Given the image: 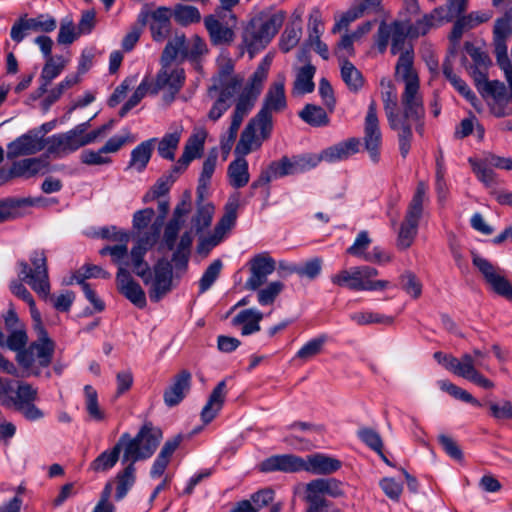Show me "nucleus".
Masks as SVG:
<instances>
[{"label": "nucleus", "instance_id": "60", "mask_svg": "<svg viewBox=\"0 0 512 512\" xmlns=\"http://www.w3.org/2000/svg\"><path fill=\"white\" fill-rule=\"evenodd\" d=\"M284 283L281 281H272L264 288H258L257 301L261 306L272 305L277 297L284 290Z\"/></svg>", "mask_w": 512, "mask_h": 512}, {"label": "nucleus", "instance_id": "23", "mask_svg": "<svg viewBox=\"0 0 512 512\" xmlns=\"http://www.w3.org/2000/svg\"><path fill=\"white\" fill-rule=\"evenodd\" d=\"M272 129L273 126H270L267 131L264 130L262 122L258 120V116H255L242 131L235 147V154L244 157L259 149L262 142L270 137Z\"/></svg>", "mask_w": 512, "mask_h": 512}, {"label": "nucleus", "instance_id": "25", "mask_svg": "<svg viewBox=\"0 0 512 512\" xmlns=\"http://www.w3.org/2000/svg\"><path fill=\"white\" fill-rule=\"evenodd\" d=\"M364 144L371 159L374 162L379 160V149L382 144V133L377 115V104L372 100L368 106L364 121Z\"/></svg>", "mask_w": 512, "mask_h": 512}, {"label": "nucleus", "instance_id": "57", "mask_svg": "<svg viewBox=\"0 0 512 512\" xmlns=\"http://www.w3.org/2000/svg\"><path fill=\"white\" fill-rule=\"evenodd\" d=\"M465 361L467 362L465 365V369L461 373L460 377H463L477 386L484 389H492L494 388V383L483 376L476 368L473 357H466Z\"/></svg>", "mask_w": 512, "mask_h": 512}, {"label": "nucleus", "instance_id": "34", "mask_svg": "<svg viewBox=\"0 0 512 512\" xmlns=\"http://www.w3.org/2000/svg\"><path fill=\"white\" fill-rule=\"evenodd\" d=\"M226 394V382L220 381L212 390L207 403L202 408L201 420L205 424L210 423L220 412L225 402Z\"/></svg>", "mask_w": 512, "mask_h": 512}, {"label": "nucleus", "instance_id": "59", "mask_svg": "<svg viewBox=\"0 0 512 512\" xmlns=\"http://www.w3.org/2000/svg\"><path fill=\"white\" fill-rule=\"evenodd\" d=\"M322 259L319 257L312 258L303 265L289 266V273H295L300 277H306L310 280L317 278L322 271Z\"/></svg>", "mask_w": 512, "mask_h": 512}, {"label": "nucleus", "instance_id": "17", "mask_svg": "<svg viewBox=\"0 0 512 512\" xmlns=\"http://www.w3.org/2000/svg\"><path fill=\"white\" fill-rule=\"evenodd\" d=\"M88 127L89 121L81 123L67 132L50 136L46 140L47 151L56 157H63L87 145L84 133Z\"/></svg>", "mask_w": 512, "mask_h": 512}, {"label": "nucleus", "instance_id": "29", "mask_svg": "<svg viewBox=\"0 0 512 512\" xmlns=\"http://www.w3.org/2000/svg\"><path fill=\"white\" fill-rule=\"evenodd\" d=\"M206 138L207 131L204 128H194L192 134L185 143L182 156L174 165V171H185L191 161L202 156Z\"/></svg>", "mask_w": 512, "mask_h": 512}, {"label": "nucleus", "instance_id": "11", "mask_svg": "<svg viewBox=\"0 0 512 512\" xmlns=\"http://www.w3.org/2000/svg\"><path fill=\"white\" fill-rule=\"evenodd\" d=\"M378 275L377 269L370 266H357L344 269L331 276L333 284L353 291L383 290L389 282L386 280H372Z\"/></svg>", "mask_w": 512, "mask_h": 512}, {"label": "nucleus", "instance_id": "19", "mask_svg": "<svg viewBox=\"0 0 512 512\" xmlns=\"http://www.w3.org/2000/svg\"><path fill=\"white\" fill-rule=\"evenodd\" d=\"M465 8L452 1H447L446 6L435 8L431 13L423 16L411 28L410 33L415 36L425 35L431 28L438 27L443 23L450 22L457 18Z\"/></svg>", "mask_w": 512, "mask_h": 512}, {"label": "nucleus", "instance_id": "24", "mask_svg": "<svg viewBox=\"0 0 512 512\" xmlns=\"http://www.w3.org/2000/svg\"><path fill=\"white\" fill-rule=\"evenodd\" d=\"M171 10L167 7H158L154 11L142 10L138 15V22L144 26L149 23L152 39L163 42L171 32Z\"/></svg>", "mask_w": 512, "mask_h": 512}, {"label": "nucleus", "instance_id": "43", "mask_svg": "<svg viewBox=\"0 0 512 512\" xmlns=\"http://www.w3.org/2000/svg\"><path fill=\"white\" fill-rule=\"evenodd\" d=\"M263 319V313L257 309L250 308L239 312L233 318L234 325H243L241 334L251 335L260 331V321Z\"/></svg>", "mask_w": 512, "mask_h": 512}, {"label": "nucleus", "instance_id": "4", "mask_svg": "<svg viewBox=\"0 0 512 512\" xmlns=\"http://www.w3.org/2000/svg\"><path fill=\"white\" fill-rule=\"evenodd\" d=\"M284 19L282 11L264 10L249 21L243 32V42L251 57L271 42Z\"/></svg>", "mask_w": 512, "mask_h": 512}, {"label": "nucleus", "instance_id": "41", "mask_svg": "<svg viewBox=\"0 0 512 512\" xmlns=\"http://www.w3.org/2000/svg\"><path fill=\"white\" fill-rule=\"evenodd\" d=\"M315 72V66L309 62L298 68L296 71V78L293 84L292 94L299 96L313 92L315 88V84L313 82Z\"/></svg>", "mask_w": 512, "mask_h": 512}, {"label": "nucleus", "instance_id": "37", "mask_svg": "<svg viewBox=\"0 0 512 512\" xmlns=\"http://www.w3.org/2000/svg\"><path fill=\"white\" fill-rule=\"evenodd\" d=\"M156 141V138H151L137 145L131 151L130 161L128 163L127 169H134L137 172L144 171L151 159Z\"/></svg>", "mask_w": 512, "mask_h": 512}, {"label": "nucleus", "instance_id": "13", "mask_svg": "<svg viewBox=\"0 0 512 512\" xmlns=\"http://www.w3.org/2000/svg\"><path fill=\"white\" fill-rule=\"evenodd\" d=\"M239 206V194H232L225 204L224 214L216 224L213 233L199 240L197 252L200 255L207 256L214 247L224 240L229 231L235 226Z\"/></svg>", "mask_w": 512, "mask_h": 512}, {"label": "nucleus", "instance_id": "2", "mask_svg": "<svg viewBox=\"0 0 512 512\" xmlns=\"http://www.w3.org/2000/svg\"><path fill=\"white\" fill-rule=\"evenodd\" d=\"M271 62L272 58L269 55L265 56L241 91L231 116V123L228 131L221 138V148L223 151L229 152L231 150L244 118L253 109L262 92Z\"/></svg>", "mask_w": 512, "mask_h": 512}, {"label": "nucleus", "instance_id": "15", "mask_svg": "<svg viewBox=\"0 0 512 512\" xmlns=\"http://www.w3.org/2000/svg\"><path fill=\"white\" fill-rule=\"evenodd\" d=\"M185 71L180 66H161L154 81L150 82V94L163 92V100L170 104L185 83Z\"/></svg>", "mask_w": 512, "mask_h": 512}, {"label": "nucleus", "instance_id": "22", "mask_svg": "<svg viewBox=\"0 0 512 512\" xmlns=\"http://www.w3.org/2000/svg\"><path fill=\"white\" fill-rule=\"evenodd\" d=\"M472 262L494 292L512 301V285L502 275L499 267L494 266L489 260L475 253H473Z\"/></svg>", "mask_w": 512, "mask_h": 512}, {"label": "nucleus", "instance_id": "45", "mask_svg": "<svg viewBox=\"0 0 512 512\" xmlns=\"http://www.w3.org/2000/svg\"><path fill=\"white\" fill-rule=\"evenodd\" d=\"M83 392L85 410L88 414L89 419L94 422L105 421L107 419V414L99 404L98 393L96 389L91 385H85Z\"/></svg>", "mask_w": 512, "mask_h": 512}, {"label": "nucleus", "instance_id": "38", "mask_svg": "<svg viewBox=\"0 0 512 512\" xmlns=\"http://www.w3.org/2000/svg\"><path fill=\"white\" fill-rule=\"evenodd\" d=\"M204 23L213 44L222 45L233 41V30L224 25L216 16L206 17Z\"/></svg>", "mask_w": 512, "mask_h": 512}, {"label": "nucleus", "instance_id": "21", "mask_svg": "<svg viewBox=\"0 0 512 512\" xmlns=\"http://www.w3.org/2000/svg\"><path fill=\"white\" fill-rule=\"evenodd\" d=\"M161 226V221H154L149 230L141 234L130 252L131 266L137 276H143L146 273L144 269H147V262L144 257L147 251L158 242Z\"/></svg>", "mask_w": 512, "mask_h": 512}, {"label": "nucleus", "instance_id": "5", "mask_svg": "<svg viewBox=\"0 0 512 512\" xmlns=\"http://www.w3.org/2000/svg\"><path fill=\"white\" fill-rule=\"evenodd\" d=\"M38 326V339L32 342L28 348L20 351L16 360L27 372V376H39L42 368H47L54 355L55 344L48 336L47 331Z\"/></svg>", "mask_w": 512, "mask_h": 512}, {"label": "nucleus", "instance_id": "53", "mask_svg": "<svg viewBox=\"0 0 512 512\" xmlns=\"http://www.w3.org/2000/svg\"><path fill=\"white\" fill-rule=\"evenodd\" d=\"M434 359L441 365H443L447 370L451 371L457 376H461V373L465 369L466 357H472L469 353H465L461 356L460 359L450 355L444 354L440 351L435 352L433 355Z\"/></svg>", "mask_w": 512, "mask_h": 512}, {"label": "nucleus", "instance_id": "55", "mask_svg": "<svg viewBox=\"0 0 512 512\" xmlns=\"http://www.w3.org/2000/svg\"><path fill=\"white\" fill-rule=\"evenodd\" d=\"M217 154L210 153L203 162L202 171L199 177L197 194L200 200L203 199L204 191L208 188L211 177L215 171Z\"/></svg>", "mask_w": 512, "mask_h": 512}, {"label": "nucleus", "instance_id": "8", "mask_svg": "<svg viewBox=\"0 0 512 512\" xmlns=\"http://www.w3.org/2000/svg\"><path fill=\"white\" fill-rule=\"evenodd\" d=\"M127 438L124 441L122 463L137 462L150 458L157 449L162 432L151 422H146L134 438L129 433H123Z\"/></svg>", "mask_w": 512, "mask_h": 512}, {"label": "nucleus", "instance_id": "56", "mask_svg": "<svg viewBox=\"0 0 512 512\" xmlns=\"http://www.w3.org/2000/svg\"><path fill=\"white\" fill-rule=\"evenodd\" d=\"M171 14L174 20L182 26L197 23L201 19L198 8L191 5L177 4Z\"/></svg>", "mask_w": 512, "mask_h": 512}, {"label": "nucleus", "instance_id": "20", "mask_svg": "<svg viewBox=\"0 0 512 512\" xmlns=\"http://www.w3.org/2000/svg\"><path fill=\"white\" fill-rule=\"evenodd\" d=\"M57 27L56 19L50 14H38L29 18L27 14L21 16L11 27V39L20 43L29 32L50 33Z\"/></svg>", "mask_w": 512, "mask_h": 512}, {"label": "nucleus", "instance_id": "58", "mask_svg": "<svg viewBox=\"0 0 512 512\" xmlns=\"http://www.w3.org/2000/svg\"><path fill=\"white\" fill-rule=\"evenodd\" d=\"M401 289L413 299H418L422 294V283L416 274L406 270L399 276Z\"/></svg>", "mask_w": 512, "mask_h": 512}, {"label": "nucleus", "instance_id": "40", "mask_svg": "<svg viewBox=\"0 0 512 512\" xmlns=\"http://www.w3.org/2000/svg\"><path fill=\"white\" fill-rule=\"evenodd\" d=\"M468 162L477 179L486 187L497 185V174L492 169L493 166L489 162L488 153H486L482 159L470 157Z\"/></svg>", "mask_w": 512, "mask_h": 512}, {"label": "nucleus", "instance_id": "12", "mask_svg": "<svg viewBox=\"0 0 512 512\" xmlns=\"http://www.w3.org/2000/svg\"><path fill=\"white\" fill-rule=\"evenodd\" d=\"M32 267L26 261L18 263L20 267L19 277L25 281L31 289L43 299L50 297V281L48 275L47 258L44 251H34L30 255Z\"/></svg>", "mask_w": 512, "mask_h": 512}, {"label": "nucleus", "instance_id": "44", "mask_svg": "<svg viewBox=\"0 0 512 512\" xmlns=\"http://www.w3.org/2000/svg\"><path fill=\"white\" fill-rule=\"evenodd\" d=\"M65 66L66 61L62 56L46 59L40 76L42 84L38 89L39 94H44L47 91L48 85L61 74Z\"/></svg>", "mask_w": 512, "mask_h": 512}, {"label": "nucleus", "instance_id": "46", "mask_svg": "<svg viewBox=\"0 0 512 512\" xmlns=\"http://www.w3.org/2000/svg\"><path fill=\"white\" fill-rule=\"evenodd\" d=\"M185 44V35H176L174 38L168 41L166 44L161 58L160 65L161 66H179L175 63V60L178 56H181L183 59V49Z\"/></svg>", "mask_w": 512, "mask_h": 512}, {"label": "nucleus", "instance_id": "28", "mask_svg": "<svg viewBox=\"0 0 512 512\" xmlns=\"http://www.w3.org/2000/svg\"><path fill=\"white\" fill-rule=\"evenodd\" d=\"M117 289L133 305L142 309L146 307V295L142 287L137 283L126 267H119L116 275Z\"/></svg>", "mask_w": 512, "mask_h": 512}, {"label": "nucleus", "instance_id": "3", "mask_svg": "<svg viewBox=\"0 0 512 512\" xmlns=\"http://www.w3.org/2000/svg\"><path fill=\"white\" fill-rule=\"evenodd\" d=\"M38 398V390L31 384L0 377V402L12 407L26 420L35 422L44 418L45 413L34 402Z\"/></svg>", "mask_w": 512, "mask_h": 512}, {"label": "nucleus", "instance_id": "49", "mask_svg": "<svg viewBox=\"0 0 512 512\" xmlns=\"http://www.w3.org/2000/svg\"><path fill=\"white\" fill-rule=\"evenodd\" d=\"M182 135V128L172 133H166L158 143V154L167 160H174L175 152L179 146Z\"/></svg>", "mask_w": 512, "mask_h": 512}, {"label": "nucleus", "instance_id": "7", "mask_svg": "<svg viewBox=\"0 0 512 512\" xmlns=\"http://www.w3.org/2000/svg\"><path fill=\"white\" fill-rule=\"evenodd\" d=\"M314 154H302L293 157L283 156L277 161H272L262 170L259 177L250 186L252 190L267 186L272 180L289 175L304 173L316 167Z\"/></svg>", "mask_w": 512, "mask_h": 512}, {"label": "nucleus", "instance_id": "36", "mask_svg": "<svg viewBox=\"0 0 512 512\" xmlns=\"http://www.w3.org/2000/svg\"><path fill=\"white\" fill-rule=\"evenodd\" d=\"M239 86V80L236 77H228V75H219L213 80V84L209 86L207 95L209 98L218 97L224 101L231 103L237 87Z\"/></svg>", "mask_w": 512, "mask_h": 512}, {"label": "nucleus", "instance_id": "35", "mask_svg": "<svg viewBox=\"0 0 512 512\" xmlns=\"http://www.w3.org/2000/svg\"><path fill=\"white\" fill-rule=\"evenodd\" d=\"M126 435H121L112 449L103 451L90 464V470L94 472H107L112 469L119 460L121 450H124Z\"/></svg>", "mask_w": 512, "mask_h": 512}, {"label": "nucleus", "instance_id": "10", "mask_svg": "<svg viewBox=\"0 0 512 512\" xmlns=\"http://www.w3.org/2000/svg\"><path fill=\"white\" fill-rule=\"evenodd\" d=\"M343 483L336 478H316L305 485L304 500L308 504L305 512H328L331 502L326 496H344Z\"/></svg>", "mask_w": 512, "mask_h": 512}, {"label": "nucleus", "instance_id": "14", "mask_svg": "<svg viewBox=\"0 0 512 512\" xmlns=\"http://www.w3.org/2000/svg\"><path fill=\"white\" fill-rule=\"evenodd\" d=\"M144 270L146 272L145 275L139 277L145 285L150 286L149 297L151 301L158 302L172 289V264L165 259H160L154 265L153 271H151L148 263L147 269Z\"/></svg>", "mask_w": 512, "mask_h": 512}, {"label": "nucleus", "instance_id": "16", "mask_svg": "<svg viewBox=\"0 0 512 512\" xmlns=\"http://www.w3.org/2000/svg\"><path fill=\"white\" fill-rule=\"evenodd\" d=\"M512 36V15L506 13L496 20L493 30L494 52L512 93V63L507 54V39Z\"/></svg>", "mask_w": 512, "mask_h": 512}, {"label": "nucleus", "instance_id": "50", "mask_svg": "<svg viewBox=\"0 0 512 512\" xmlns=\"http://www.w3.org/2000/svg\"><path fill=\"white\" fill-rule=\"evenodd\" d=\"M11 292L24 302L29 305L30 313L33 321L36 325L41 324V314L39 310L36 308V304L32 294L28 291V289L19 281H12L10 284Z\"/></svg>", "mask_w": 512, "mask_h": 512}, {"label": "nucleus", "instance_id": "52", "mask_svg": "<svg viewBox=\"0 0 512 512\" xmlns=\"http://www.w3.org/2000/svg\"><path fill=\"white\" fill-rule=\"evenodd\" d=\"M326 342L327 336L324 334L312 338L297 351L295 357L303 362L309 361L322 352Z\"/></svg>", "mask_w": 512, "mask_h": 512}, {"label": "nucleus", "instance_id": "39", "mask_svg": "<svg viewBox=\"0 0 512 512\" xmlns=\"http://www.w3.org/2000/svg\"><path fill=\"white\" fill-rule=\"evenodd\" d=\"M227 177L233 188L239 189L246 186L250 179L249 166L243 156H239L227 168Z\"/></svg>", "mask_w": 512, "mask_h": 512}, {"label": "nucleus", "instance_id": "54", "mask_svg": "<svg viewBox=\"0 0 512 512\" xmlns=\"http://www.w3.org/2000/svg\"><path fill=\"white\" fill-rule=\"evenodd\" d=\"M349 318L358 325H368L373 323L391 325L394 322L392 316L372 312V311H358L351 313Z\"/></svg>", "mask_w": 512, "mask_h": 512}, {"label": "nucleus", "instance_id": "47", "mask_svg": "<svg viewBox=\"0 0 512 512\" xmlns=\"http://www.w3.org/2000/svg\"><path fill=\"white\" fill-rule=\"evenodd\" d=\"M136 462H129V464L117 474L116 476V500L123 499L128 491L133 487L136 481Z\"/></svg>", "mask_w": 512, "mask_h": 512}, {"label": "nucleus", "instance_id": "26", "mask_svg": "<svg viewBox=\"0 0 512 512\" xmlns=\"http://www.w3.org/2000/svg\"><path fill=\"white\" fill-rule=\"evenodd\" d=\"M46 145V140L40 136V132L32 129L7 145V158L14 159L36 154L42 151Z\"/></svg>", "mask_w": 512, "mask_h": 512}, {"label": "nucleus", "instance_id": "64", "mask_svg": "<svg viewBox=\"0 0 512 512\" xmlns=\"http://www.w3.org/2000/svg\"><path fill=\"white\" fill-rule=\"evenodd\" d=\"M302 35V29L300 26L288 25L281 34L279 47L283 52H289L298 43Z\"/></svg>", "mask_w": 512, "mask_h": 512}, {"label": "nucleus", "instance_id": "51", "mask_svg": "<svg viewBox=\"0 0 512 512\" xmlns=\"http://www.w3.org/2000/svg\"><path fill=\"white\" fill-rule=\"evenodd\" d=\"M341 77L347 87L353 92L359 91L364 84V79L361 72L350 61L347 60L342 63Z\"/></svg>", "mask_w": 512, "mask_h": 512}, {"label": "nucleus", "instance_id": "63", "mask_svg": "<svg viewBox=\"0 0 512 512\" xmlns=\"http://www.w3.org/2000/svg\"><path fill=\"white\" fill-rule=\"evenodd\" d=\"M28 342V336L25 328H17L9 331L7 338L4 337V343L0 347H7L11 351H23Z\"/></svg>", "mask_w": 512, "mask_h": 512}, {"label": "nucleus", "instance_id": "48", "mask_svg": "<svg viewBox=\"0 0 512 512\" xmlns=\"http://www.w3.org/2000/svg\"><path fill=\"white\" fill-rule=\"evenodd\" d=\"M298 115L305 123L313 127H324L329 124L327 112L314 104H306Z\"/></svg>", "mask_w": 512, "mask_h": 512}, {"label": "nucleus", "instance_id": "6", "mask_svg": "<svg viewBox=\"0 0 512 512\" xmlns=\"http://www.w3.org/2000/svg\"><path fill=\"white\" fill-rule=\"evenodd\" d=\"M427 190L425 182H418L398 230L396 246L400 250H406L411 247L418 234L419 223L424 213V205L428 201Z\"/></svg>", "mask_w": 512, "mask_h": 512}, {"label": "nucleus", "instance_id": "33", "mask_svg": "<svg viewBox=\"0 0 512 512\" xmlns=\"http://www.w3.org/2000/svg\"><path fill=\"white\" fill-rule=\"evenodd\" d=\"M191 379L192 375L187 370H182L173 377L163 394L166 406L174 407L185 398L191 387Z\"/></svg>", "mask_w": 512, "mask_h": 512}, {"label": "nucleus", "instance_id": "31", "mask_svg": "<svg viewBox=\"0 0 512 512\" xmlns=\"http://www.w3.org/2000/svg\"><path fill=\"white\" fill-rule=\"evenodd\" d=\"M360 141L357 138H349L314 154L316 166L322 162L335 163L348 159L359 151Z\"/></svg>", "mask_w": 512, "mask_h": 512}, {"label": "nucleus", "instance_id": "27", "mask_svg": "<svg viewBox=\"0 0 512 512\" xmlns=\"http://www.w3.org/2000/svg\"><path fill=\"white\" fill-rule=\"evenodd\" d=\"M276 268L275 260L267 253L255 255L249 261L250 276L245 283V288L255 291L260 288Z\"/></svg>", "mask_w": 512, "mask_h": 512}, {"label": "nucleus", "instance_id": "9", "mask_svg": "<svg viewBox=\"0 0 512 512\" xmlns=\"http://www.w3.org/2000/svg\"><path fill=\"white\" fill-rule=\"evenodd\" d=\"M391 41L390 51L393 55L399 54L396 64L400 63L402 57L410 62L411 71H417L414 67V50L411 43L407 40V31L400 22L387 24L382 22L379 25L376 34V46L380 53H384Z\"/></svg>", "mask_w": 512, "mask_h": 512}, {"label": "nucleus", "instance_id": "18", "mask_svg": "<svg viewBox=\"0 0 512 512\" xmlns=\"http://www.w3.org/2000/svg\"><path fill=\"white\" fill-rule=\"evenodd\" d=\"M286 107L285 77L279 76L277 80L270 84L264 96L262 108L256 115L258 120L262 122L263 129L267 131L270 126H273V112H282Z\"/></svg>", "mask_w": 512, "mask_h": 512}, {"label": "nucleus", "instance_id": "42", "mask_svg": "<svg viewBox=\"0 0 512 512\" xmlns=\"http://www.w3.org/2000/svg\"><path fill=\"white\" fill-rule=\"evenodd\" d=\"M48 164L45 157L26 158L13 162V171L17 177L30 178L43 173Z\"/></svg>", "mask_w": 512, "mask_h": 512}, {"label": "nucleus", "instance_id": "30", "mask_svg": "<svg viewBox=\"0 0 512 512\" xmlns=\"http://www.w3.org/2000/svg\"><path fill=\"white\" fill-rule=\"evenodd\" d=\"M264 473L284 472L297 473L303 471V457L294 454H279L266 458L259 464Z\"/></svg>", "mask_w": 512, "mask_h": 512}, {"label": "nucleus", "instance_id": "61", "mask_svg": "<svg viewBox=\"0 0 512 512\" xmlns=\"http://www.w3.org/2000/svg\"><path fill=\"white\" fill-rule=\"evenodd\" d=\"M223 263L220 259H215L204 271L199 280V293L208 291L220 276Z\"/></svg>", "mask_w": 512, "mask_h": 512}, {"label": "nucleus", "instance_id": "1", "mask_svg": "<svg viewBox=\"0 0 512 512\" xmlns=\"http://www.w3.org/2000/svg\"><path fill=\"white\" fill-rule=\"evenodd\" d=\"M395 79L404 84L400 102L396 87L385 79L381 80V99L388 125L397 133L400 154L406 158L411 149L412 128L423 134L425 108L418 72L411 71L410 62L404 57L395 66Z\"/></svg>", "mask_w": 512, "mask_h": 512}, {"label": "nucleus", "instance_id": "62", "mask_svg": "<svg viewBox=\"0 0 512 512\" xmlns=\"http://www.w3.org/2000/svg\"><path fill=\"white\" fill-rule=\"evenodd\" d=\"M357 435L371 450L375 451L381 458H384L383 441L379 433L371 428H361Z\"/></svg>", "mask_w": 512, "mask_h": 512}, {"label": "nucleus", "instance_id": "32", "mask_svg": "<svg viewBox=\"0 0 512 512\" xmlns=\"http://www.w3.org/2000/svg\"><path fill=\"white\" fill-rule=\"evenodd\" d=\"M341 466L340 460L323 453L303 457V471L313 475H330L338 471Z\"/></svg>", "mask_w": 512, "mask_h": 512}]
</instances>
